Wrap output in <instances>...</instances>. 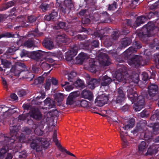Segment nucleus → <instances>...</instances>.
I'll use <instances>...</instances> for the list:
<instances>
[{
  "label": "nucleus",
  "mask_w": 159,
  "mask_h": 159,
  "mask_svg": "<svg viewBox=\"0 0 159 159\" xmlns=\"http://www.w3.org/2000/svg\"><path fill=\"white\" fill-rule=\"evenodd\" d=\"M17 94L19 97H22L26 94V92L25 90L21 89L18 91Z\"/></svg>",
  "instance_id": "obj_61"
},
{
  "label": "nucleus",
  "mask_w": 159,
  "mask_h": 159,
  "mask_svg": "<svg viewBox=\"0 0 159 159\" xmlns=\"http://www.w3.org/2000/svg\"><path fill=\"white\" fill-rule=\"evenodd\" d=\"M98 63L100 64L103 66H109L111 64L110 58L108 55L106 54H104L99 62L93 61L91 63H90V70L92 72H95L96 70Z\"/></svg>",
  "instance_id": "obj_5"
},
{
  "label": "nucleus",
  "mask_w": 159,
  "mask_h": 159,
  "mask_svg": "<svg viewBox=\"0 0 159 159\" xmlns=\"http://www.w3.org/2000/svg\"><path fill=\"white\" fill-rule=\"evenodd\" d=\"M125 24L128 26L131 27L133 28L136 27L135 23H133L131 20L130 19H126L125 20Z\"/></svg>",
  "instance_id": "obj_44"
},
{
  "label": "nucleus",
  "mask_w": 159,
  "mask_h": 159,
  "mask_svg": "<svg viewBox=\"0 0 159 159\" xmlns=\"http://www.w3.org/2000/svg\"><path fill=\"white\" fill-rule=\"evenodd\" d=\"M149 112L146 110H144L140 113V116L141 117H147L149 116Z\"/></svg>",
  "instance_id": "obj_55"
},
{
  "label": "nucleus",
  "mask_w": 159,
  "mask_h": 159,
  "mask_svg": "<svg viewBox=\"0 0 159 159\" xmlns=\"http://www.w3.org/2000/svg\"><path fill=\"white\" fill-rule=\"evenodd\" d=\"M120 34V32L119 31H116L113 32L111 35V38L112 39V40H116L119 37ZM112 41H111L109 43V45H111L112 43Z\"/></svg>",
  "instance_id": "obj_31"
},
{
  "label": "nucleus",
  "mask_w": 159,
  "mask_h": 159,
  "mask_svg": "<svg viewBox=\"0 0 159 159\" xmlns=\"http://www.w3.org/2000/svg\"><path fill=\"white\" fill-rule=\"evenodd\" d=\"M10 137L4 136L3 143L6 146H3L0 149V159H3L5 153L8 151L9 148H13L15 140L18 137L19 126L14 125L10 126Z\"/></svg>",
  "instance_id": "obj_2"
},
{
  "label": "nucleus",
  "mask_w": 159,
  "mask_h": 159,
  "mask_svg": "<svg viewBox=\"0 0 159 159\" xmlns=\"http://www.w3.org/2000/svg\"><path fill=\"white\" fill-rule=\"evenodd\" d=\"M148 95L151 100L155 101L159 99V91L157 85L151 84L148 85Z\"/></svg>",
  "instance_id": "obj_7"
},
{
  "label": "nucleus",
  "mask_w": 159,
  "mask_h": 159,
  "mask_svg": "<svg viewBox=\"0 0 159 159\" xmlns=\"http://www.w3.org/2000/svg\"><path fill=\"white\" fill-rule=\"evenodd\" d=\"M34 45V43L32 40H28L25 41L24 43V45L28 48H31Z\"/></svg>",
  "instance_id": "obj_45"
},
{
  "label": "nucleus",
  "mask_w": 159,
  "mask_h": 159,
  "mask_svg": "<svg viewBox=\"0 0 159 159\" xmlns=\"http://www.w3.org/2000/svg\"><path fill=\"white\" fill-rule=\"evenodd\" d=\"M142 80L144 81H146L148 80V74L146 72H143L142 73Z\"/></svg>",
  "instance_id": "obj_62"
},
{
  "label": "nucleus",
  "mask_w": 159,
  "mask_h": 159,
  "mask_svg": "<svg viewBox=\"0 0 159 159\" xmlns=\"http://www.w3.org/2000/svg\"><path fill=\"white\" fill-rule=\"evenodd\" d=\"M142 47V45L140 42L135 41L133 42V46L129 47L122 54V56L125 59L130 58L131 56L137 52V49H139Z\"/></svg>",
  "instance_id": "obj_6"
},
{
  "label": "nucleus",
  "mask_w": 159,
  "mask_h": 159,
  "mask_svg": "<svg viewBox=\"0 0 159 159\" xmlns=\"http://www.w3.org/2000/svg\"><path fill=\"white\" fill-rule=\"evenodd\" d=\"M127 88L128 98L131 101L132 104L137 101L134 105V108L136 111H139L144 107V98L142 96H138V94L134 90L136 89L133 85H128L127 86Z\"/></svg>",
  "instance_id": "obj_3"
},
{
  "label": "nucleus",
  "mask_w": 159,
  "mask_h": 159,
  "mask_svg": "<svg viewBox=\"0 0 159 159\" xmlns=\"http://www.w3.org/2000/svg\"><path fill=\"white\" fill-rule=\"evenodd\" d=\"M1 38H14L15 35L9 32H5L0 34Z\"/></svg>",
  "instance_id": "obj_38"
},
{
  "label": "nucleus",
  "mask_w": 159,
  "mask_h": 159,
  "mask_svg": "<svg viewBox=\"0 0 159 159\" xmlns=\"http://www.w3.org/2000/svg\"><path fill=\"white\" fill-rule=\"evenodd\" d=\"M41 67L43 70H47L51 67V65L50 64L44 61L42 63Z\"/></svg>",
  "instance_id": "obj_37"
},
{
  "label": "nucleus",
  "mask_w": 159,
  "mask_h": 159,
  "mask_svg": "<svg viewBox=\"0 0 159 159\" xmlns=\"http://www.w3.org/2000/svg\"><path fill=\"white\" fill-rule=\"evenodd\" d=\"M1 64L3 66V67L7 68H9L11 65V62L8 61L5 59H1Z\"/></svg>",
  "instance_id": "obj_36"
},
{
  "label": "nucleus",
  "mask_w": 159,
  "mask_h": 159,
  "mask_svg": "<svg viewBox=\"0 0 159 159\" xmlns=\"http://www.w3.org/2000/svg\"><path fill=\"white\" fill-rule=\"evenodd\" d=\"M80 106L83 107H87L88 106V102L85 100L80 101Z\"/></svg>",
  "instance_id": "obj_54"
},
{
  "label": "nucleus",
  "mask_w": 159,
  "mask_h": 159,
  "mask_svg": "<svg viewBox=\"0 0 159 159\" xmlns=\"http://www.w3.org/2000/svg\"><path fill=\"white\" fill-rule=\"evenodd\" d=\"M129 64L131 66L136 68L140 66H143L146 64L145 61L143 60L142 57L135 55L129 61Z\"/></svg>",
  "instance_id": "obj_9"
},
{
  "label": "nucleus",
  "mask_w": 159,
  "mask_h": 159,
  "mask_svg": "<svg viewBox=\"0 0 159 159\" xmlns=\"http://www.w3.org/2000/svg\"><path fill=\"white\" fill-rule=\"evenodd\" d=\"M126 98L125 94L123 91V89L120 87L117 89L115 92L112 102L120 104L124 102Z\"/></svg>",
  "instance_id": "obj_8"
},
{
  "label": "nucleus",
  "mask_w": 159,
  "mask_h": 159,
  "mask_svg": "<svg viewBox=\"0 0 159 159\" xmlns=\"http://www.w3.org/2000/svg\"><path fill=\"white\" fill-rule=\"evenodd\" d=\"M76 73L74 71L71 72L68 75V80L70 82H73L74 77L76 76Z\"/></svg>",
  "instance_id": "obj_42"
},
{
  "label": "nucleus",
  "mask_w": 159,
  "mask_h": 159,
  "mask_svg": "<svg viewBox=\"0 0 159 159\" xmlns=\"http://www.w3.org/2000/svg\"><path fill=\"white\" fill-rule=\"evenodd\" d=\"M16 2L15 0H13L8 2L6 4L0 7V11H4L13 6Z\"/></svg>",
  "instance_id": "obj_28"
},
{
  "label": "nucleus",
  "mask_w": 159,
  "mask_h": 159,
  "mask_svg": "<svg viewBox=\"0 0 159 159\" xmlns=\"http://www.w3.org/2000/svg\"><path fill=\"white\" fill-rule=\"evenodd\" d=\"M153 47H156L157 49H159V39L158 38H155L153 39L152 43Z\"/></svg>",
  "instance_id": "obj_47"
},
{
  "label": "nucleus",
  "mask_w": 159,
  "mask_h": 159,
  "mask_svg": "<svg viewBox=\"0 0 159 159\" xmlns=\"http://www.w3.org/2000/svg\"><path fill=\"white\" fill-rule=\"evenodd\" d=\"M147 20V17L146 16H141L138 17L135 22L136 27L143 24Z\"/></svg>",
  "instance_id": "obj_25"
},
{
  "label": "nucleus",
  "mask_w": 159,
  "mask_h": 159,
  "mask_svg": "<svg viewBox=\"0 0 159 159\" xmlns=\"http://www.w3.org/2000/svg\"><path fill=\"white\" fill-rule=\"evenodd\" d=\"M66 26V23L63 22H59L55 26L56 29H63Z\"/></svg>",
  "instance_id": "obj_49"
},
{
  "label": "nucleus",
  "mask_w": 159,
  "mask_h": 159,
  "mask_svg": "<svg viewBox=\"0 0 159 159\" xmlns=\"http://www.w3.org/2000/svg\"><path fill=\"white\" fill-rule=\"evenodd\" d=\"M20 55L21 58L28 57L31 58V52H29L23 49L21 52Z\"/></svg>",
  "instance_id": "obj_34"
},
{
  "label": "nucleus",
  "mask_w": 159,
  "mask_h": 159,
  "mask_svg": "<svg viewBox=\"0 0 159 159\" xmlns=\"http://www.w3.org/2000/svg\"><path fill=\"white\" fill-rule=\"evenodd\" d=\"M56 41L59 44L63 43L68 44L71 42V40L65 34H63L57 35L56 38Z\"/></svg>",
  "instance_id": "obj_15"
},
{
  "label": "nucleus",
  "mask_w": 159,
  "mask_h": 159,
  "mask_svg": "<svg viewBox=\"0 0 159 159\" xmlns=\"http://www.w3.org/2000/svg\"><path fill=\"white\" fill-rule=\"evenodd\" d=\"M64 4L66 7L71 10L74 7V2L72 0H65L64 1Z\"/></svg>",
  "instance_id": "obj_32"
},
{
  "label": "nucleus",
  "mask_w": 159,
  "mask_h": 159,
  "mask_svg": "<svg viewBox=\"0 0 159 159\" xmlns=\"http://www.w3.org/2000/svg\"><path fill=\"white\" fill-rule=\"evenodd\" d=\"M76 37L80 40H83L85 39L87 36L86 35L78 34L76 36Z\"/></svg>",
  "instance_id": "obj_63"
},
{
  "label": "nucleus",
  "mask_w": 159,
  "mask_h": 159,
  "mask_svg": "<svg viewBox=\"0 0 159 159\" xmlns=\"http://www.w3.org/2000/svg\"><path fill=\"white\" fill-rule=\"evenodd\" d=\"M47 52L38 50L31 52V58L37 61H42L47 56Z\"/></svg>",
  "instance_id": "obj_12"
},
{
  "label": "nucleus",
  "mask_w": 159,
  "mask_h": 159,
  "mask_svg": "<svg viewBox=\"0 0 159 159\" xmlns=\"http://www.w3.org/2000/svg\"><path fill=\"white\" fill-rule=\"evenodd\" d=\"M55 100L58 102H61L63 100V94L60 93H57L54 95Z\"/></svg>",
  "instance_id": "obj_33"
},
{
  "label": "nucleus",
  "mask_w": 159,
  "mask_h": 159,
  "mask_svg": "<svg viewBox=\"0 0 159 159\" xmlns=\"http://www.w3.org/2000/svg\"><path fill=\"white\" fill-rule=\"evenodd\" d=\"M47 55H50L53 57H57L59 59H62L63 58V55L61 51L55 52H47Z\"/></svg>",
  "instance_id": "obj_29"
},
{
  "label": "nucleus",
  "mask_w": 159,
  "mask_h": 159,
  "mask_svg": "<svg viewBox=\"0 0 159 159\" xmlns=\"http://www.w3.org/2000/svg\"><path fill=\"white\" fill-rule=\"evenodd\" d=\"M43 45L44 47L49 50L52 49L54 47L53 42L48 39H44L43 42Z\"/></svg>",
  "instance_id": "obj_23"
},
{
  "label": "nucleus",
  "mask_w": 159,
  "mask_h": 159,
  "mask_svg": "<svg viewBox=\"0 0 159 159\" xmlns=\"http://www.w3.org/2000/svg\"><path fill=\"white\" fill-rule=\"evenodd\" d=\"M132 42L131 39L129 38H126L122 39L119 48L120 49L124 48L129 45Z\"/></svg>",
  "instance_id": "obj_24"
},
{
  "label": "nucleus",
  "mask_w": 159,
  "mask_h": 159,
  "mask_svg": "<svg viewBox=\"0 0 159 159\" xmlns=\"http://www.w3.org/2000/svg\"><path fill=\"white\" fill-rule=\"evenodd\" d=\"M139 0H131L129 5V7L132 9L135 8Z\"/></svg>",
  "instance_id": "obj_43"
},
{
  "label": "nucleus",
  "mask_w": 159,
  "mask_h": 159,
  "mask_svg": "<svg viewBox=\"0 0 159 159\" xmlns=\"http://www.w3.org/2000/svg\"><path fill=\"white\" fill-rule=\"evenodd\" d=\"M60 148L61 149V150L63 152H65L66 154L73 157H75V155L73 154L72 153H71L69 151H67V150H66V149L64 148H62V146H61V147H60Z\"/></svg>",
  "instance_id": "obj_59"
},
{
  "label": "nucleus",
  "mask_w": 159,
  "mask_h": 159,
  "mask_svg": "<svg viewBox=\"0 0 159 159\" xmlns=\"http://www.w3.org/2000/svg\"><path fill=\"white\" fill-rule=\"evenodd\" d=\"M117 70L115 72L116 78L119 81L122 80L124 78V75L123 74L126 70V68L123 65L119 64H116Z\"/></svg>",
  "instance_id": "obj_13"
},
{
  "label": "nucleus",
  "mask_w": 159,
  "mask_h": 159,
  "mask_svg": "<svg viewBox=\"0 0 159 159\" xmlns=\"http://www.w3.org/2000/svg\"><path fill=\"white\" fill-rule=\"evenodd\" d=\"M25 70L21 69L18 67L15 69L14 74L17 77H19L20 75H21L23 72L25 71Z\"/></svg>",
  "instance_id": "obj_39"
},
{
  "label": "nucleus",
  "mask_w": 159,
  "mask_h": 159,
  "mask_svg": "<svg viewBox=\"0 0 159 159\" xmlns=\"http://www.w3.org/2000/svg\"><path fill=\"white\" fill-rule=\"evenodd\" d=\"M154 29V24L152 22H149L143 26L142 31L138 34V36L142 41L146 42L148 40V37L154 35L153 30Z\"/></svg>",
  "instance_id": "obj_4"
},
{
  "label": "nucleus",
  "mask_w": 159,
  "mask_h": 159,
  "mask_svg": "<svg viewBox=\"0 0 159 159\" xmlns=\"http://www.w3.org/2000/svg\"><path fill=\"white\" fill-rule=\"evenodd\" d=\"M110 97V95H107L105 94H102L95 99V104L97 106L102 107L107 103V101Z\"/></svg>",
  "instance_id": "obj_14"
},
{
  "label": "nucleus",
  "mask_w": 159,
  "mask_h": 159,
  "mask_svg": "<svg viewBox=\"0 0 159 159\" xmlns=\"http://www.w3.org/2000/svg\"><path fill=\"white\" fill-rule=\"evenodd\" d=\"M158 14V12L157 11H155L153 12H149L148 15L146 16L147 17V20L148 19H150L152 17H153L155 15H157Z\"/></svg>",
  "instance_id": "obj_52"
},
{
  "label": "nucleus",
  "mask_w": 159,
  "mask_h": 159,
  "mask_svg": "<svg viewBox=\"0 0 159 159\" xmlns=\"http://www.w3.org/2000/svg\"><path fill=\"white\" fill-rule=\"evenodd\" d=\"M30 116L36 120H40L42 119V115L38 108H34L30 113Z\"/></svg>",
  "instance_id": "obj_17"
},
{
  "label": "nucleus",
  "mask_w": 159,
  "mask_h": 159,
  "mask_svg": "<svg viewBox=\"0 0 159 159\" xmlns=\"http://www.w3.org/2000/svg\"><path fill=\"white\" fill-rule=\"evenodd\" d=\"M44 79L43 77L39 76L34 79V84L35 85L41 84L43 83Z\"/></svg>",
  "instance_id": "obj_41"
},
{
  "label": "nucleus",
  "mask_w": 159,
  "mask_h": 159,
  "mask_svg": "<svg viewBox=\"0 0 159 159\" xmlns=\"http://www.w3.org/2000/svg\"><path fill=\"white\" fill-rule=\"evenodd\" d=\"M100 79L101 87H107L109 88V85L112 81L111 79L107 75H105Z\"/></svg>",
  "instance_id": "obj_16"
},
{
  "label": "nucleus",
  "mask_w": 159,
  "mask_h": 159,
  "mask_svg": "<svg viewBox=\"0 0 159 159\" xmlns=\"http://www.w3.org/2000/svg\"><path fill=\"white\" fill-rule=\"evenodd\" d=\"M106 29H102L100 30H97L94 32L93 35L97 38H99L101 40L102 38L105 36V34L107 32Z\"/></svg>",
  "instance_id": "obj_21"
},
{
  "label": "nucleus",
  "mask_w": 159,
  "mask_h": 159,
  "mask_svg": "<svg viewBox=\"0 0 159 159\" xmlns=\"http://www.w3.org/2000/svg\"><path fill=\"white\" fill-rule=\"evenodd\" d=\"M37 141L40 142L42 144L43 147L47 149L49 146L48 142L44 138L40 137H36L35 139H32L30 143V147L33 149H35L37 147L38 144Z\"/></svg>",
  "instance_id": "obj_10"
},
{
  "label": "nucleus",
  "mask_w": 159,
  "mask_h": 159,
  "mask_svg": "<svg viewBox=\"0 0 159 159\" xmlns=\"http://www.w3.org/2000/svg\"><path fill=\"white\" fill-rule=\"evenodd\" d=\"M135 120L134 118L130 119L127 123H125V125L122 127L125 130H128L133 127L134 126Z\"/></svg>",
  "instance_id": "obj_26"
},
{
  "label": "nucleus",
  "mask_w": 159,
  "mask_h": 159,
  "mask_svg": "<svg viewBox=\"0 0 159 159\" xmlns=\"http://www.w3.org/2000/svg\"><path fill=\"white\" fill-rule=\"evenodd\" d=\"M159 6V0L152 4L150 6L149 8L151 10H154L157 8Z\"/></svg>",
  "instance_id": "obj_51"
},
{
  "label": "nucleus",
  "mask_w": 159,
  "mask_h": 159,
  "mask_svg": "<svg viewBox=\"0 0 159 159\" xmlns=\"http://www.w3.org/2000/svg\"><path fill=\"white\" fill-rule=\"evenodd\" d=\"M117 8V2L115 1H112L108 5L107 10L113 11L115 10Z\"/></svg>",
  "instance_id": "obj_30"
},
{
  "label": "nucleus",
  "mask_w": 159,
  "mask_h": 159,
  "mask_svg": "<svg viewBox=\"0 0 159 159\" xmlns=\"http://www.w3.org/2000/svg\"><path fill=\"white\" fill-rule=\"evenodd\" d=\"M40 7L43 11H45L48 8H50V7L49 4L44 3L40 5Z\"/></svg>",
  "instance_id": "obj_46"
},
{
  "label": "nucleus",
  "mask_w": 159,
  "mask_h": 159,
  "mask_svg": "<svg viewBox=\"0 0 159 159\" xmlns=\"http://www.w3.org/2000/svg\"><path fill=\"white\" fill-rule=\"evenodd\" d=\"M45 60L44 61L46 62L47 63H51L54 62L55 60L53 59V58H50V57H45V58L43 59Z\"/></svg>",
  "instance_id": "obj_64"
},
{
  "label": "nucleus",
  "mask_w": 159,
  "mask_h": 159,
  "mask_svg": "<svg viewBox=\"0 0 159 159\" xmlns=\"http://www.w3.org/2000/svg\"><path fill=\"white\" fill-rule=\"evenodd\" d=\"M148 146L146 142L144 141H142L138 145V151L140 154H142L145 152Z\"/></svg>",
  "instance_id": "obj_27"
},
{
  "label": "nucleus",
  "mask_w": 159,
  "mask_h": 159,
  "mask_svg": "<svg viewBox=\"0 0 159 159\" xmlns=\"http://www.w3.org/2000/svg\"><path fill=\"white\" fill-rule=\"evenodd\" d=\"M120 32V34L126 35L129 33V31L128 28L126 26L122 27L121 31H119Z\"/></svg>",
  "instance_id": "obj_50"
},
{
  "label": "nucleus",
  "mask_w": 159,
  "mask_h": 159,
  "mask_svg": "<svg viewBox=\"0 0 159 159\" xmlns=\"http://www.w3.org/2000/svg\"><path fill=\"white\" fill-rule=\"evenodd\" d=\"M120 135L121 139L124 143L125 145H127L128 142L125 139V135L124 134L123 131H121L120 132Z\"/></svg>",
  "instance_id": "obj_56"
},
{
  "label": "nucleus",
  "mask_w": 159,
  "mask_h": 159,
  "mask_svg": "<svg viewBox=\"0 0 159 159\" xmlns=\"http://www.w3.org/2000/svg\"><path fill=\"white\" fill-rule=\"evenodd\" d=\"M152 130L154 134H157L159 133V123L153 128Z\"/></svg>",
  "instance_id": "obj_57"
},
{
  "label": "nucleus",
  "mask_w": 159,
  "mask_h": 159,
  "mask_svg": "<svg viewBox=\"0 0 159 159\" xmlns=\"http://www.w3.org/2000/svg\"><path fill=\"white\" fill-rule=\"evenodd\" d=\"M37 19V18L33 15H31L28 16V20L30 23H32L35 21Z\"/></svg>",
  "instance_id": "obj_58"
},
{
  "label": "nucleus",
  "mask_w": 159,
  "mask_h": 159,
  "mask_svg": "<svg viewBox=\"0 0 159 159\" xmlns=\"http://www.w3.org/2000/svg\"><path fill=\"white\" fill-rule=\"evenodd\" d=\"M74 84L77 88H83L84 86L83 81L80 79H78L76 81Z\"/></svg>",
  "instance_id": "obj_40"
},
{
  "label": "nucleus",
  "mask_w": 159,
  "mask_h": 159,
  "mask_svg": "<svg viewBox=\"0 0 159 159\" xmlns=\"http://www.w3.org/2000/svg\"><path fill=\"white\" fill-rule=\"evenodd\" d=\"M44 105L46 106V108L50 109L54 108L55 107V102L50 98H47L44 101Z\"/></svg>",
  "instance_id": "obj_20"
},
{
  "label": "nucleus",
  "mask_w": 159,
  "mask_h": 159,
  "mask_svg": "<svg viewBox=\"0 0 159 159\" xmlns=\"http://www.w3.org/2000/svg\"><path fill=\"white\" fill-rule=\"evenodd\" d=\"M87 54L83 52H81L76 57L77 60H80L81 62H83L84 60L87 58Z\"/></svg>",
  "instance_id": "obj_35"
},
{
  "label": "nucleus",
  "mask_w": 159,
  "mask_h": 159,
  "mask_svg": "<svg viewBox=\"0 0 159 159\" xmlns=\"http://www.w3.org/2000/svg\"><path fill=\"white\" fill-rule=\"evenodd\" d=\"M78 94L76 92H72L71 93L68 97L66 103L67 105H71L74 103V99L77 97Z\"/></svg>",
  "instance_id": "obj_22"
},
{
  "label": "nucleus",
  "mask_w": 159,
  "mask_h": 159,
  "mask_svg": "<svg viewBox=\"0 0 159 159\" xmlns=\"http://www.w3.org/2000/svg\"><path fill=\"white\" fill-rule=\"evenodd\" d=\"M34 132L35 134L39 136L42 135L43 133V131L42 130L39 128H36L34 130Z\"/></svg>",
  "instance_id": "obj_53"
},
{
  "label": "nucleus",
  "mask_w": 159,
  "mask_h": 159,
  "mask_svg": "<svg viewBox=\"0 0 159 159\" xmlns=\"http://www.w3.org/2000/svg\"><path fill=\"white\" fill-rule=\"evenodd\" d=\"M99 45L98 40H93L91 44L88 41L80 42L78 44H74L70 47V49L66 53V59L67 61H70L77 54L78 50L82 49L87 51L89 53H92L94 48L98 47Z\"/></svg>",
  "instance_id": "obj_1"
},
{
  "label": "nucleus",
  "mask_w": 159,
  "mask_h": 159,
  "mask_svg": "<svg viewBox=\"0 0 159 159\" xmlns=\"http://www.w3.org/2000/svg\"><path fill=\"white\" fill-rule=\"evenodd\" d=\"M82 98L88 99L90 101L93 100V95L92 93L90 91L84 89L81 93Z\"/></svg>",
  "instance_id": "obj_19"
},
{
  "label": "nucleus",
  "mask_w": 159,
  "mask_h": 159,
  "mask_svg": "<svg viewBox=\"0 0 159 159\" xmlns=\"http://www.w3.org/2000/svg\"><path fill=\"white\" fill-rule=\"evenodd\" d=\"M53 140L55 144L59 148L61 146L59 143L57 139V134L53 133Z\"/></svg>",
  "instance_id": "obj_48"
},
{
  "label": "nucleus",
  "mask_w": 159,
  "mask_h": 159,
  "mask_svg": "<svg viewBox=\"0 0 159 159\" xmlns=\"http://www.w3.org/2000/svg\"><path fill=\"white\" fill-rule=\"evenodd\" d=\"M154 141L155 143H153L152 146L148 148L146 153V155L155 154L159 150V136L156 137Z\"/></svg>",
  "instance_id": "obj_11"
},
{
  "label": "nucleus",
  "mask_w": 159,
  "mask_h": 159,
  "mask_svg": "<svg viewBox=\"0 0 159 159\" xmlns=\"http://www.w3.org/2000/svg\"><path fill=\"white\" fill-rule=\"evenodd\" d=\"M100 79H91L87 83V87L91 89H94L100 83Z\"/></svg>",
  "instance_id": "obj_18"
},
{
  "label": "nucleus",
  "mask_w": 159,
  "mask_h": 159,
  "mask_svg": "<svg viewBox=\"0 0 159 159\" xmlns=\"http://www.w3.org/2000/svg\"><path fill=\"white\" fill-rule=\"evenodd\" d=\"M60 148L61 149V150L63 152H65L66 154L73 157H75V155L73 154L72 153H71L69 151H67V150H66V149L64 148H62V146H61V147H60Z\"/></svg>",
  "instance_id": "obj_60"
}]
</instances>
